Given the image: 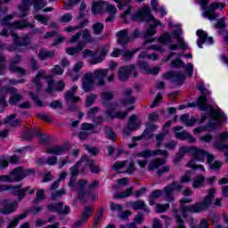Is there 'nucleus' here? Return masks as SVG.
I'll return each mask as SVG.
<instances>
[{
  "mask_svg": "<svg viewBox=\"0 0 228 228\" xmlns=\"http://www.w3.org/2000/svg\"><path fill=\"white\" fill-rule=\"evenodd\" d=\"M216 194V191L215 189H210L208 191L207 197H205L202 202L192 204L190 206H186L183 204H190L193 202V199L191 198H182L180 200V212L183 218L188 217V213H200L202 211H206L208 208L211 206V202H213V199H215V195Z\"/></svg>",
  "mask_w": 228,
  "mask_h": 228,
  "instance_id": "1",
  "label": "nucleus"
},
{
  "mask_svg": "<svg viewBox=\"0 0 228 228\" xmlns=\"http://www.w3.org/2000/svg\"><path fill=\"white\" fill-rule=\"evenodd\" d=\"M186 152H189V154L194 156L193 159H191L189 163L186 164V167H188V168H192V170H201V172H206L204 167L200 164H197V161H204V159L207 158L208 163H211L215 159V157L213 155L195 146H182L179 150V154L181 156H184Z\"/></svg>",
  "mask_w": 228,
  "mask_h": 228,
  "instance_id": "2",
  "label": "nucleus"
},
{
  "mask_svg": "<svg viewBox=\"0 0 228 228\" xmlns=\"http://www.w3.org/2000/svg\"><path fill=\"white\" fill-rule=\"evenodd\" d=\"M44 77H46L48 81V87L46 88V92L48 94H53V92H61L65 88V83L63 80H60L57 83H54V80H53L51 77H47V75H45V71L41 69L36 75V77L32 80L33 87L37 92L42 90V84L40 81H42Z\"/></svg>",
  "mask_w": 228,
  "mask_h": 228,
  "instance_id": "3",
  "label": "nucleus"
},
{
  "mask_svg": "<svg viewBox=\"0 0 228 228\" xmlns=\"http://www.w3.org/2000/svg\"><path fill=\"white\" fill-rule=\"evenodd\" d=\"M24 28H31V24L26 22V20H16L9 25L7 28H4L1 32V35L3 37H8L10 35L8 31H10L17 46L22 47L24 45H29V37H28V36L23 38V42H20V37H19L17 34L12 32V29H24Z\"/></svg>",
  "mask_w": 228,
  "mask_h": 228,
  "instance_id": "4",
  "label": "nucleus"
},
{
  "mask_svg": "<svg viewBox=\"0 0 228 228\" xmlns=\"http://www.w3.org/2000/svg\"><path fill=\"white\" fill-rule=\"evenodd\" d=\"M125 99L119 102H114L108 106L107 115L110 118H125L127 117V112H120L118 110L122 109V106H127V104H133L134 102V98L131 96V89H126Z\"/></svg>",
  "mask_w": 228,
  "mask_h": 228,
  "instance_id": "5",
  "label": "nucleus"
},
{
  "mask_svg": "<svg viewBox=\"0 0 228 228\" xmlns=\"http://www.w3.org/2000/svg\"><path fill=\"white\" fill-rule=\"evenodd\" d=\"M133 20H148V22H152L153 25H150V28L146 30V37H152L156 35V26L161 24L159 20H157L152 15H151V9L149 7H144L138 11L134 16H132Z\"/></svg>",
  "mask_w": 228,
  "mask_h": 228,
  "instance_id": "6",
  "label": "nucleus"
},
{
  "mask_svg": "<svg viewBox=\"0 0 228 228\" xmlns=\"http://www.w3.org/2000/svg\"><path fill=\"white\" fill-rule=\"evenodd\" d=\"M91 11H92V13H94V15L109 12V17L106 19V21L111 22V20L115 19V14L117 13V7L104 1H100V2L94 1L93 2Z\"/></svg>",
  "mask_w": 228,
  "mask_h": 228,
  "instance_id": "7",
  "label": "nucleus"
},
{
  "mask_svg": "<svg viewBox=\"0 0 228 228\" xmlns=\"http://www.w3.org/2000/svg\"><path fill=\"white\" fill-rule=\"evenodd\" d=\"M206 101L208 100L204 95L200 96L198 99V104H199L200 110H201V111L209 110L212 118H214V120H217V124H219V126H216V129H222V126H220V124L222 123V120L225 118V115H224V113H221L218 110H213L211 107H208V105H206Z\"/></svg>",
  "mask_w": 228,
  "mask_h": 228,
  "instance_id": "8",
  "label": "nucleus"
},
{
  "mask_svg": "<svg viewBox=\"0 0 228 228\" xmlns=\"http://www.w3.org/2000/svg\"><path fill=\"white\" fill-rule=\"evenodd\" d=\"M34 5V10L38 12L42 10L45 6H47V2L45 0H22L20 6V17H26L29 12V5Z\"/></svg>",
  "mask_w": 228,
  "mask_h": 228,
  "instance_id": "9",
  "label": "nucleus"
},
{
  "mask_svg": "<svg viewBox=\"0 0 228 228\" xmlns=\"http://www.w3.org/2000/svg\"><path fill=\"white\" fill-rule=\"evenodd\" d=\"M208 0H199V4H200L202 10H204V12H202V17L208 19V20H215V19L218 17V14L214 12L215 10H218V8L224 10V8H225V4L213 3L210 4L209 10L206 11V6H208Z\"/></svg>",
  "mask_w": 228,
  "mask_h": 228,
  "instance_id": "10",
  "label": "nucleus"
},
{
  "mask_svg": "<svg viewBox=\"0 0 228 228\" xmlns=\"http://www.w3.org/2000/svg\"><path fill=\"white\" fill-rule=\"evenodd\" d=\"M99 186V182L94 181L88 185V183L85 180H80L76 184V190L78 191V199L83 200V197L86 194V191H90Z\"/></svg>",
  "mask_w": 228,
  "mask_h": 228,
  "instance_id": "11",
  "label": "nucleus"
},
{
  "mask_svg": "<svg viewBox=\"0 0 228 228\" xmlns=\"http://www.w3.org/2000/svg\"><path fill=\"white\" fill-rule=\"evenodd\" d=\"M31 174H35L33 169H25L22 167H19L11 171V175L13 179V183H19L23 179H26L28 175H31Z\"/></svg>",
  "mask_w": 228,
  "mask_h": 228,
  "instance_id": "12",
  "label": "nucleus"
},
{
  "mask_svg": "<svg viewBox=\"0 0 228 228\" xmlns=\"http://www.w3.org/2000/svg\"><path fill=\"white\" fill-rule=\"evenodd\" d=\"M154 156H164V158H167L168 152L165 150H145L136 153L134 158H143V159H147V158H152Z\"/></svg>",
  "mask_w": 228,
  "mask_h": 228,
  "instance_id": "13",
  "label": "nucleus"
},
{
  "mask_svg": "<svg viewBox=\"0 0 228 228\" xmlns=\"http://www.w3.org/2000/svg\"><path fill=\"white\" fill-rule=\"evenodd\" d=\"M182 33L183 31L181 30V28L171 31V35L177 38L178 45L172 44L168 46V49H170L171 51H176V49H179V47L181 49H188V45H186V43H184V39L181 37Z\"/></svg>",
  "mask_w": 228,
  "mask_h": 228,
  "instance_id": "14",
  "label": "nucleus"
},
{
  "mask_svg": "<svg viewBox=\"0 0 228 228\" xmlns=\"http://www.w3.org/2000/svg\"><path fill=\"white\" fill-rule=\"evenodd\" d=\"M0 206H2L0 213L3 215H10L19 208V203L17 201L12 202L10 200H2L0 201Z\"/></svg>",
  "mask_w": 228,
  "mask_h": 228,
  "instance_id": "15",
  "label": "nucleus"
},
{
  "mask_svg": "<svg viewBox=\"0 0 228 228\" xmlns=\"http://www.w3.org/2000/svg\"><path fill=\"white\" fill-rule=\"evenodd\" d=\"M183 190V185L178 183H173L164 188L166 193V200L167 202H174V191H181Z\"/></svg>",
  "mask_w": 228,
  "mask_h": 228,
  "instance_id": "16",
  "label": "nucleus"
},
{
  "mask_svg": "<svg viewBox=\"0 0 228 228\" xmlns=\"http://www.w3.org/2000/svg\"><path fill=\"white\" fill-rule=\"evenodd\" d=\"M81 82L84 92H90L95 86V81L94 80V74L92 72L86 73L82 77Z\"/></svg>",
  "mask_w": 228,
  "mask_h": 228,
  "instance_id": "17",
  "label": "nucleus"
},
{
  "mask_svg": "<svg viewBox=\"0 0 228 228\" xmlns=\"http://www.w3.org/2000/svg\"><path fill=\"white\" fill-rule=\"evenodd\" d=\"M94 215V207H86L80 216L78 221H77L74 225L75 227H81L84 224H86L90 220V216Z\"/></svg>",
  "mask_w": 228,
  "mask_h": 228,
  "instance_id": "18",
  "label": "nucleus"
},
{
  "mask_svg": "<svg viewBox=\"0 0 228 228\" xmlns=\"http://www.w3.org/2000/svg\"><path fill=\"white\" fill-rule=\"evenodd\" d=\"M138 35H139L138 30H134L133 33V37H129L127 29H123L117 33L118 44H119V45H126V44H127V42H129L130 40H133V38H136L138 37Z\"/></svg>",
  "mask_w": 228,
  "mask_h": 228,
  "instance_id": "19",
  "label": "nucleus"
},
{
  "mask_svg": "<svg viewBox=\"0 0 228 228\" xmlns=\"http://www.w3.org/2000/svg\"><path fill=\"white\" fill-rule=\"evenodd\" d=\"M93 77L94 82L97 81V85L99 86H104L105 82L104 78L108 74H110V69H95L93 73Z\"/></svg>",
  "mask_w": 228,
  "mask_h": 228,
  "instance_id": "20",
  "label": "nucleus"
},
{
  "mask_svg": "<svg viewBox=\"0 0 228 228\" xmlns=\"http://www.w3.org/2000/svg\"><path fill=\"white\" fill-rule=\"evenodd\" d=\"M47 209L53 213H60L61 215H69L70 213V207L65 206L63 203L50 204L47 206Z\"/></svg>",
  "mask_w": 228,
  "mask_h": 228,
  "instance_id": "21",
  "label": "nucleus"
},
{
  "mask_svg": "<svg viewBox=\"0 0 228 228\" xmlns=\"http://www.w3.org/2000/svg\"><path fill=\"white\" fill-rule=\"evenodd\" d=\"M196 35L199 37L198 46L200 48H202V44H207L208 45H213V37H208V33L204 32V30H197Z\"/></svg>",
  "mask_w": 228,
  "mask_h": 228,
  "instance_id": "22",
  "label": "nucleus"
},
{
  "mask_svg": "<svg viewBox=\"0 0 228 228\" xmlns=\"http://www.w3.org/2000/svg\"><path fill=\"white\" fill-rule=\"evenodd\" d=\"M81 163H85L83 159H81L78 162L70 167V179L69 186L71 188V190H74V183H76V176L79 174V165H81Z\"/></svg>",
  "mask_w": 228,
  "mask_h": 228,
  "instance_id": "23",
  "label": "nucleus"
},
{
  "mask_svg": "<svg viewBox=\"0 0 228 228\" xmlns=\"http://www.w3.org/2000/svg\"><path fill=\"white\" fill-rule=\"evenodd\" d=\"M77 92V86H74L70 88L69 92L65 94V101L68 104H72L74 102H79L81 99L76 96V93Z\"/></svg>",
  "mask_w": 228,
  "mask_h": 228,
  "instance_id": "24",
  "label": "nucleus"
},
{
  "mask_svg": "<svg viewBox=\"0 0 228 228\" xmlns=\"http://www.w3.org/2000/svg\"><path fill=\"white\" fill-rule=\"evenodd\" d=\"M70 149V145L64 144L60 146H53L46 150L47 154H54L55 156H61V154H65L67 151Z\"/></svg>",
  "mask_w": 228,
  "mask_h": 228,
  "instance_id": "25",
  "label": "nucleus"
},
{
  "mask_svg": "<svg viewBox=\"0 0 228 228\" xmlns=\"http://www.w3.org/2000/svg\"><path fill=\"white\" fill-rule=\"evenodd\" d=\"M134 70V66H127V67H121L118 70V78L120 81H126V79H129V76L131 72Z\"/></svg>",
  "mask_w": 228,
  "mask_h": 228,
  "instance_id": "26",
  "label": "nucleus"
},
{
  "mask_svg": "<svg viewBox=\"0 0 228 228\" xmlns=\"http://www.w3.org/2000/svg\"><path fill=\"white\" fill-rule=\"evenodd\" d=\"M109 51H110L109 46H104V47L101 48V50L99 52L100 55L96 58H93L90 60L91 65H97L99 63H102V61H104Z\"/></svg>",
  "mask_w": 228,
  "mask_h": 228,
  "instance_id": "27",
  "label": "nucleus"
},
{
  "mask_svg": "<svg viewBox=\"0 0 228 228\" xmlns=\"http://www.w3.org/2000/svg\"><path fill=\"white\" fill-rule=\"evenodd\" d=\"M113 1L114 3L118 4V8L119 10H126H126L125 11V13L121 15L123 19H125L126 15H129V12H131V8L129 7V1L127 0H113Z\"/></svg>",
  "mask_w": 228,
  "mask_h": 228,
  "instance_id": "28",
  "label": "nucleus"
},
{
  "mask_svg": "<svg viewBox=\"0 0 228 228\" xmlns=\"http://www.w3.org/2000/svg\"><path fill=\"white\" fill-rule=\"evenodd\" d=\"M158 126L156 125H148L144 132L142 133V136L134 137V142H138L143 138H152V131H156Z\"/></svg>",
  "mask_w": 228,
  "mask_h": 228,
  "instance_id": "29",
  "label": "nucleus"
},
{
  "mask_svg": "<svg viewBox=\"0 0 228 228\" xmlns=\"http://www.w3.org/2000/svg\"><path fill=\"white\" fill-rule=\"evenodd\" d=\"M140 124H142V119L138 116L133 115L128 121V129L134 131L140 127Z\"/></svg>",
  "mask_w": 228,
  "mask_h": 228,
  "instance_id": "30",
  "label": "nucleus"
},
{
  "mask_svg": "<svg viewBox=\"0 0 228 228\" xmlns=\"http://www.w3.org/2000/svg\"><path fill=\"white\" fill-rule=\"evenodd\" d=\"M15 92H17V89L15 87L0 89V104H2V106L5 107L6 101L4 100V98L6 97V94H15Z\"/></svg>",
  "mask_w": 228,
  "mask_h": 228,
  "instance_id": "31",
  "label": "nucleus"
},
{
  "mask_svg": "<svg viewBox=\"0 0 228 228\" xmlns=\"http://www.w3.org/2000/svg\"><path fill=\"white\" fill-rule=\"evenodd\" d=\"M167 161L165 159H153L148 165V170H157L159 167H163Z\"/></svg>",
  "mask_w": 228,
  "mask_h": 228,
  "instance_id": "32",
  "label": "nucleus"
},
{
  "mask_svg": "<svg viewBox=\"0 0 228 228\" xmlns=\"http://www.w3.org/2000/svg\"><path fill=\"white\" fill-rule=\"evenodd\" d=\"M206 181V176L202 175H197L192 182V188L197 190L198 188H202Z\"/></svg>",
  "mask_w": 228,
  "mask_h": 228,
  "instance_id": "33",
  "label": "nucleus"
},
{
  "mask_svg": "<svg viewBox=\"0 0 228 228\" xmlns=\"http://www.w3.org/2000/svg\"><path fill=\"white\" fill-rule=\"evenodd\" d=\"M20 187H21V185L12 187V191L15 193V195H17L18 200H22V199H24V197H26V193L29 190V187L22 188V189H20Z\"/></svg>",
  "mask_w": 228,
  "mask_h": 228,
  "instance_id": "34",
  "label": "nucleus"
},
{
  "mask_svg": "<svg viewBox=\"0 0 228 228\" xmlns=\"http://www.w3.org/2000/svg\"><path fill=\"white\" fill-rule=\"evenodd\" d=\"M176 138L180 140H187L189 143H195V138L191 136V134H188L186 131L177 132L175 134Z\"/></svg>",
  "mask_w": 228,
  "mask_h": 228,
  "instance_id": "35",
  "label": "nucleus"
},
{
  "mask_svg": "<svg viewBox=\"0 0 228 228\" xmlns=\"http://www.w3.org/2000/svg\"><path fill=\"white\" fill-rule=\"evenodd\" d=\"M139 67L142 69L144 72H150V74H159V67H154L152 69L149 68V64L147 62H139Z\"/></svg>",
  "mask_w": 228,
  "mask_h": 228,
  "instance_id": "36",
  "label": "nucleus"
},
{
  "mask_svg": "<svg viewBox=\"0 0 228 228\" xmlns=\"http://www.w3.org/2000/svg\"><path fill=\"white\" fill-rule=\"evenodd\" d=\"M82 161H84V165H87V167H90L91 172L94 174H99V167L95 166L94 163V160H88L87 156L82 157Z\"/></svg>",
  "mask_w": 228,
  "mask_h": 228,
  "instance_id": "37",
  "label": "nucleus"
},
{
  "mask_svg": "<svg viewBox=\"0 0 228 228\" xmlns=\"http://www.w3.org/2000/svg\"><path fill=\"white\" fill-rule=\"evenodd\" d=\"M80 33L83 40L80 44H85V46H86V44H92V42H94V38L92 37V34L90 33V30L85 29Z\"/></svg>",
  "mask_w": 228,
  "mask_h": 228,
  "instance_id": "38",
  "label": "nucleus"
},
{
  "mask_svg": "<svg viewBox=\"0 0 228 228\" xmlns=\"http://www.w3.org/2000/svg\"><path fill=\"white\" fill-rule=\"evenodd\" d=\"M83 49H85V43H78L77 47L67 48L66 53L67 54L73 56V54H77L78 53H81Z\"/></svg>",
  "mask_w": 228,
  "mask_h": 228,
  "instance_id": "39",
  "label": "nucleus"
},
{
  "mask_svg": "<svg viewBox=\"0 0 228 228\" xmlns=\"http://www.w3.org/2000/svg\"><path fill=\"white\" fill-rule=\"evenodd\" d=\"M181 121L183 124L187 126V127H191L196 122L195 118H190V114H183L181 117Z\"/></svg>",
  "mask_w": 228,
  "mask_h": 228,
  "instance_id": "40",
  "label": "nucleus"
},
{
  "mask_svg": "<svg viewBox=\"0 0 228 228\" xmlns=\"http://www.w3.org/2000/svg\"><path fill=\"white\" fill-rule=\"evenodd\" d=\"M39 60H47L49 58H54V52L41 49L39 51Z\"/></svg>",
  "mask_w": 228,
  "mask_h": 228,
  "instance_id": "41",
  "label": "nucleus"
},
{
  "mask_svg": "<svg viewBox=\"0 0 228 228\" xmlns=\"http://www.w3.org/2000/svg\"><path fill=\"white\" fill-rule=\"evenodd\" d=\"M43 200H45V190L37 189L36 191V198L34 200V202L36 204H38V202H42Z\"/></svg>",
  "mask_w": 228,
  "mask_h": 228,
  "instance_id": "42",
  "label": "nucleus"
},
{
  "mask_svg": "<svg viewBox=\"0 0 228 228\" xmlns=\"http://www.w3.org/2000/svg\"><path fill=\"white\" fill-rule=\"evenodd\" d=\"M66 74H67V76L71 77V79H73V81H77V79H79L81 77V71H77V69H75L73 68L68 69Z\"/></svg>",
  "mask_w": 228,
  "mask_h": 228,
  "instance_id": "43",
  "label": "nucleus"
},
{
  "mask_svg": "<svg viewBox=\"0 0 228 228\" xmlns=\"http://www.w3.org/2000/svg\"><path fill=\"white\" fill-rule=\"evenodd\" d=\"M148 44H152V41H146L143 43V49H151L153 51H159L160 53H163V51H165V49H163V46L159 45H151L150 46H147Z\"/></svg>",
  "mask_w": 228,
  "mask_h": 228,
  "instance_id": "44",
  "label": "nucleus"
},
{
  "mask_svg": "<svg viewBox=\"0 0 228 228\" xmlns=\"http://www.w3.org/2000/svg\"><path fill=\"white\" fill-rule=\"evenodd\" d=\"M129 206L132 208V209H145V202L143 200H137V201H133L129 203Z\"/></svg>",
  "mask_w": 228,
  "mask_h": 228,
  "instance_id": "45",
  "label": "nucleus"
},
{
  "mask_svg": "<svg viewBox=\"0 0 228 228\" xmlns=\"http://www.w3.org/2000/svg\"><path fill=\"white\" fill-rule=\"evenodd\" d=\"M4 124H8L9 126H19V120H17V115L12 114L8 116Z\"/></svg>",
  "mask_w": 228,
  "mask_h": 228,
  "instance_id": "46",
  "label": "nucleus"
},
{
  "mask_svg": "<svg viewBox=\"0 0 228 228\" xmlns=\"http://www.w3.org/2000/svg\"><path fill=\"white\" fill-rule=\"evenodd\" d=\"M170 40H172V35L170 34V32L163 33L159 38V41L160 42V44H163V45H167V44L170 42Z\"/></svg>",
  "mask_w": 228,
  "mask_h": 228,
  "instance_id": "47",
  "label": "nucleus"
},
{
  "mask_svg": "<svg viewBox=\"0 0 228 228\" xmlns=\"http://www.w3.org/2000/svg\"><path fill=\"white\" fill-rule=\"evenodd\" d=\"M24 218H26V214H21V215L18 216L12 221H11V223L9 224L7 228L17 227V225H19V222H20V220H24Z\"/></svg>",
  "mask_w": 228,
  "mask_h": 228,
  "instance_id": "48",
  "label": "nucleus"
},
{
  "mask_svg": "<svg viewBox=\"0 0 228 228\" xmlns=\"http://www.w3.org/2000/svg\"><path fill=\"white\" fill-rule=\"evenodd\" d=\"M174 214H175V221L178 224L176 228H186L184 227V222H183L181 216H179V210H177V207L175 208Z\"/></svg>",
  "mask_w": 228,
  "mask_h": 228,
  "instance_id": "49",
  "label": "nucleus"
},
{
  "mask_svg": "<svg viewBox=\"0 0 228 228\" xmlns=\"http://www.w3.org/2000/svg\"><path fill=\"white\" fill-rule=\"evenodd\" d=\"M131 193H133V188L130 187L126 191L119 192L114 196L116 199H126V197H131Z\"/></svg>",
  "mask_w": 228,
  "mask_h": 228,
  "instance_id": "50",
  "label": "nucleus"
},
{
  "mask_svg": "<svg viewBox=\"0 0 228 228\" xmlns=\"http://www.w3.org/2000/svg\"><path fill=\"white\" fill-rule=\"evenodd\" d=\"M104 29V24L101 22H96L93 25V33L94 35H101Z\"/></svg>",
  "mask_w": 228,
  "mask_h": 228,
  "instance_id": "51",
  "label": "nucleus"
},
{
  "mask_svg": "<svg viewBox=\"0 0 228 228\" xmlns=\"http://www.w3.org/2000/svg\"><path fill=\"white\" fill-rule=\"evenodd\" d=\"M63 72H65V69H63L60 65H55L51 69V74L53 76H63Z\"/></svg>",
  "mask_w": 228,
  "mask_h": 228,
  "instance_id": "52",
  "label": "nucleus"
},
{
  "mask_svg": "<svg viewBox=\"0 0 228 228\" xmlns=\"http://www.w3.org/2000/svg\"><path fill=\"white\" fill-rule=\"evenodd\" d=\"M138 50H134V51H124L122 53V60L123 61H127L129 60H131V58H133V54H134V53H136Z\"/></svg>",
  "mask_w": 228,
  "mask_h": 228,
  "instance_id": "53",
  "label": "nucleus"
},
{
  "mask_svg": "<svg viewBox=\"0 0 228 228\" xmlns=\"http://www.w3.org/2000/svg\"><path fill=\"white\" fill-rule=\"evenodd\" d=\"M139 58L140 59L148 58L149 60H152V61H156L159 59L158 54L152 53L149 55L145 52H141V53L139 54Z\"/></svg>",
  "mask_w": 228,
  "mask_h": 228,
  "instance_id": "54",
  "label": "nucleus"
},
{
  "mask_svg": "<svg viewBox=\"0 0 228 228\" xmlns=\"http://www.w3.org/2000/svg\"><path fill=\"white\" fill-rule=\"evenodd\" d=\"M35 19L36 20H38V22H41V24H44V26H47L49 22V17L44 16L42 14H37Z\"/></svg>",
  "mask_w": 228,
  "mask_h": 228,
  "instance_id": "55",
  "label": "nucleus"
},
{
  "mask_svg": "<svg viewBox=\"0 0 228 228\" xmlns=\"http://www.w3.org/2000/svg\"><path fill=\"white\" fill-rule=\"evenodd\" d=\"M96 54H97V52L95 53L88 49H86L82 52L83 58H91V60H93V58H96L95 57Z\"/></svg>",
  "mask_w": 228,
  "mask_h": 228,
  "instance_id": "56",
  "label": "nucleus"
},
{
  "mask_svg": "<svg viewBox=\"0 0 228 228\" xmlns=\"http://www.w3.org/2000/svg\"><path fill=\"white\" fill-rule=\"evenodd\" d=\"M126 165H127V161H118L113 165V170H124L126 168Z\"/></svg>",
  "mask_w": 228,
  "mask_h": 228,
  "instance_id": "57",
  "label": "nucleus"
},
{
  "mask_svg": "<svg viewBox=\"0 0 228 228\" xmlns=\"http://www.w3.org/2000/svg\"><path fill=\"white\" fill-rule=\"evenodd\" d=\"M170 208V204L167 203V204H157L156 206V213H165V211H167V209H168Z\"/></svg>",
  "mask_w": 228,
  "mask_h": 228,
  "instance_id": "58",
  "label": "nucleus"
},
{
  "mask_svg": "<svg viewBox=\"0 0 228 228\" xmlns=\"http://www.w3.org/2000/svg\"><path fill=\"white\" fill-rule=\"evenodd\" d=\"M0 183H13V177L12 176V173H10V175H0Z\"/></svg>",
  "mask_w": 228,
  "mask_h": 228,
  "instance_id": "59",
  "label": "nucleus"
},
{
  "mask_svg": "<svg viewBox=\"0 0 228 228\" xmlns=\"http://www.w3.org/2000/svg\"><path fill=\"white\" fill-rule=\"evenodd\" d=\"M72 161H74V160H70V159L69 157L61 159L59 160L58 168L61 169V168H63V167H65V165H69V163H72Z\"/></svg>",
  "mask_w": 228,
  "mask_h": 228,
  "instance_id": "60",
  "label": "nucleus"
},
{
  "mask_svg": "<svg viewBox=\"0 0 228 228\" xmlns=\"http://www.w3.org/2000/svg\"><path fill=\"white\" fill-rule=\"evenodd\" d=\"M102 99L103 102H108V101H111V99H113V93L111 92L102 93Z\"/></svg>",
  "mask_w": 228,
  "mask_h": 228,
  "instance_id": "61",
  "label": "nucleus"
},
{
  "mask_svg": "<svg viewBox=\"0 0 228 228\" xmlns=\"http://www.w3.org/2000/svg\"><path fill=\"white\" fill-rule=\"evenodd\" d=\"M191 181V171H186L185 175L181 177V183H190Z\"/></svg>",
  "mask_w": 228,
  "mask_h": 228,
  "instance_id": "62",
  "label": "nucleus"
},
{
  "mask_svg": "<svg viewBox=\"0 0 228 228\" xmlns=\"http://www.w3.org/2000/svg\"><path fill=\"white\" fill-rule=\"evenodd\" d=\"M185 72L189 77H191L193 76V64L192 63L186 64Z\"/></svg>",
  "mask_w": 228,
  "mask_h": 228,
  "instance_id": "63",
  "label": "nucleus"
},
{
  "mask_svg": "<svg viewBox=\"0 0 228 228\" xmlns=\"http://www.w3.org/2000/svg\"><path fill=\"white\" fill-rule=\"evenodd\" d=\"M22 99V96L20 94H12V97L9 100V102L11 104H17Z\"/></svg>",
  "mask_w": 228,
  "mask_h": 228,
  "instance_id": "64",
  "label": "nucleus"
}]
</instances>
